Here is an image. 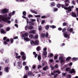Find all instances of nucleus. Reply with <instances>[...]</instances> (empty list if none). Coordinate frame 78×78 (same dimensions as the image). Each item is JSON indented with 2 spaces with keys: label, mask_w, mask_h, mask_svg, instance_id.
<instances>
[{
  "label": "nucleus",
  "mask_w": 78,
  "mask_h": 78,
  "mask_svg": "<svg viewBox=\"0 0 78 78\" xmlns=\"http://www.w3.org/2000/svg\"><path fill=\"white\" fill-rule=\"evenodd\" d=\"M61 6L62 8H64V9L66 10V12H67V13H69V12L72 11V9H73V8H74V6H72L71 7L69 6L68 7H66L64 5H62Z\"/></svg>",
  "instance_id": "obj_1"
},
{
  "label": "nucleus",
  "mask_w": 78,
  "mask_h": 78,
  "mask_svg": "<svg viewBox=\"0 0 78 78\" xmlns=\"http://www.w3.org/2000/svg\"><path fill=\"white\" fill-rule=\"evenodd\" d=\"M11 19V18L9 17H8L7 18L5 19V18L3 17V16L2 15H0V22L1 20H5L7 23H11V21L9 20Z\"/></svg>",
  "instance_id": "obj_2"
},
{
  "label": "nucleus",
  "mask_w": 78,
  "mask_h": 78,
  "mask_svg": "<svg viewBox=\"0 0 78 78\" xmlns=\"http://www.w3.org/2000/svg\"><path fill=\"white\" fill-rule=\"evenodd\" d=\"M20 55L23 56H22V58L23 60H25L26 59V57L25 56L26 55L25 53L23 52H21Z\"/></svg>",
  "instance_id": "obj_3"
},
{
  "label": "nucleus",
  "mask_w": 78,
  "mask_h": 78,
  "mask_svg": "<svg viewBox=\"0 0 78 78\" xmlns=\"http://www.w3.org/2000/svg\"><path fill=\"white\" fill-rule=\"evenodd\" d=\"M7 12H8V10L6 9H4L1 11V13L2 14H5V13H6Z\"/></svg>",
  "instance_id": "obj_4"
},
{
  "label": "nucleus",
  "mask_w": 78,
  "mask_h": 78,
  "mask_svg": "<svg viewBox=\"0 0 78 78\" xmlns=\"http://www.w3.org/2000/svg\"><path fill=\"white\" fill-rule=\"evenodd\" d=\"M65 6H69V5L68 3H69V0H65Z\"/></svg>",
  "instance_id": "obj_5"
},
{
  "label": "nucleus",
  "mask_w": 78,
  "mask_h": 78,
  "mask_svg": "<svg viewBox=\"0 0 78 78\" xmlns=\"http://www.w3.org/2000/svg\"><path fill=\"white\" fill-rule=\"evenodd\" d=\"M27 28H28L29 30H32V29H33V27L32 26L28 27V25H27L25 27V30H27Z\"/></svg>",
  "instance_id": "obj_6"
},
{
  "label": "nucleus",
  "mask_w": 78,
  "mask_h": 78,
  "mask_svg": "<svg viewBox=\"0 0 78 78\" xmlns=\"http://www.w3.org/2000/svg\"><path fill=\"white\" fill-rule=\"evenodd\" d=\"M35 45H38L39 44V41L38 40H36L35 41Z\"/></svg>",
  "instance_id": "obj_7"
},
{
  "label": "nucleus",
  "mask_w": 78,
  "mask_h": 78,
  "mask_svg": "<svg viewBox=\"0 0 78 78\" xmlns=\"http://www.w3.org/2000/svg\"><path fill=\"white\" fill-rule=\"evenodd\" d=\"M64 35L66 38H67L69 36V34H67V32H65V33H64Z\"/></svg>",
  "instance_id": "obj_8"
},
{
  "label": "nucleus",
  "mask_w": 78,
  "mask_h": 78,
  "mask_svg": "<svg viewBox=\"0 0 78 78\" xmlns=\"http://www.w3.org/2000/svg\"><path fill=\"white\" fill-rule=\"evenodd\" d=\"M59 60L61 61V62H64V60H63V57H59Z\"/></svg>",
  "instance_id": "obj_9"
},
{
  "label": "nucleus",
  "mask_w": 78,
  "mask_h": 78,
  "mask_svg": "<svg viewBox=\"0 0 78 78\" xmlns=\"http://www.w3.org/2000/svg\"><path fill=\"white\" fill-rule=\"evenodd\" d=\"M71 16L72 17H77L76 15L74 12H72L71 13Z\"/></svg>",
  "instance_id": "obj_10"
},
{
  "label": "nucleus",
  "mask_w": 78,
  "mask_h": 78,
  "mask_svg": "<svg viewBox=\"0 0 78 78\" xmlns=\"http://www.w3.org/2000/svg\"><path fill=\"white\" fill-rule=\"evenodd\" d=\"M36 33V31H35V30H30V32H29V33L30 34H34V33Z\"/></svg>",
  "instance_id": "obj_11"
},
{
  "label": "nucleus",
  "mask_w": 78,
  "mask_h": 78,
  "mask_svg": "<svg viewBox=\"0 0 78 78\" xmlns=\"http://www.w3.org/2000/svg\"><path fill=\"white\" fill-rule=\"evenodd\" d=\"M75 70L73 69H72L71 70L69 71V73H75Z\"/></svg>",
  "instance_id": "obj_12"
},
{
  "label": "nucleus",
  "mask_w": 78,
  "mask_h": 78,
  "mask_svg": "<svg viewBox=\"0 0 78 78\" xmlns=\"http://www.w3.org/2000/svg\"><path fill=\"white\" fill-rule=\"evenodd\" d=\"M22 37H27V36H28V33L26 32L24 34V35H22Z\"/></svg>",
  "instance_id": "obj_13"
},
{
  "label": "nucleus",
  "mask_w": 78,
  "mask_h": 78,
  "mask_svg": "<svg viewBox=\"0 0 78 78\" xmlns=\"http://www.w3.org/2000/svg\"><path fill=\"white\" fill-rule=\"evenodd\" d=\"M7 42H9V39L8 38L4 42V44H5V45H7V44H8L7 43Z\"/></svg>",
  "instance_id": "obj_14"
},
{
  "label": "nucleus",
  "mask_w": 78,
  "mask_h": 78,
  "mask_svg": "<svg viewBox=\"0 0 78 78\" xmlns=\"http://www.w3.org/2000/svg\"><path fill=\"white\" fill-rule=\"evenodd\" d=\"M30 11L31 12H32V13H34V14H37V12L35 11L33 9H31Z\"/></svg>",
  "instance_id": "obj_15"
},
{
  "label": "nucleus",
  "mask_w": 78,
  "mask_h": 78,
  "mask_svg": "<svg viewBox=\"0 0 78 78\" xmlns=\"http://www.w3.org/2000/svg\"><path fill=\"white\" fill-rule=\"evenodd\" d=\"M4 70L5 72H8V71L9 70V67H6L4 69Z\"/></svg>",
  "instance_id": "obj_16"
},
{
  "label": "nucleus",
  "mask_w": 78,
  "mask_h": 78,
  "mask_svg": "<svg viewBox=\"0 0 78 78\" xmlns=\"http://www.w3.org/2000/svg\"><path fill=\"white\" fill-rule=\"evenodd\" d=\"M48 66H45V67H43V70L44 71H46V70H48Z\"/></svg>",
  "instance_id": "obj_17"
},
{
  "label": "nucleus",
  "mask_w": 78,
  "mask_h": 78,
  "mask_svg": "<svg viewBox=\"0 0 78 78\" xmlns=\"http://www.w3.org/2000/svg\"><path fill=\"white\" fill-rule=\"evenodd\" d=\"M29 37L30 39H33L34 38V35L32 34H30L29 36Z\"/></svg>",
  "instance_id": "obj_18"
},
{
  "label": "nucleus",
  "mask_w": 78,
  "mask_h": 78,
  "mask_svg": "<svg viewBox=\"0 0 78 78\" xmlns=\"http://www.w3.org/2000/svg\"><path fill=\"white\" fill-rule=\"evenodd\" d=\"M50 27V26L49 25H47L46 26H45V29L46 30H48L49 29V28Z\"/></svg>",
  "instance_id": "obj_19"
},
{
  "label": "nucleus",
  "mask_w": 78,
  "mask_h": 78,
  "mask_svg": "<svg viewBox=\"0 0 78 78\" xmlns=\"http://www.w3.org/2000/svg\"><path fill=\"white\" fill-rule=\"evenodd\" d=\"M41 36L42 38H44L45 36V34L44 33H42L41 34Z\"/></svg>",
  "instance_id": "obj_20"
},
{
  "label": "nucleus",
  "mask_w": 78,
  "mask_h": 78,
  "mask_svg": "<svg viewBox=\"0 0 78 78\" xmlns=\"http://www.w3.org/2000/svg\"><path fill=\"white\" fill-rule=\"evenodd\" d=\"M24 39L25 41H30V39L27 37H24Z\"/></svg>",
  "instance_id": "obj_21"
},
{
  "label": "nucleus",
  "mask_w": 78,
  "mask_h": 78,
  "mask_svg": "<svg viewBox=\"0 0 78 78\" xmlns=\"http://www.w3.org/2000/svg\"><path fill=\"white\" fill-rule=\"evenodd\" d=\"M42 54L43 55H44V56H46V55H47V52L46 51H43Z\"/></svg>",
  "instance_id": "obj_22"
},
{
  "label": "nucleus",
  "mask_w": 78,
  "mask_h": 78,
  "mask_svg": "<svg viewBox=\"0 0 78 78\" xmlns=\"http://www.w3.org/2000/svg\"><path fill=\"white\" fill-rule=\"evenodd\" d=\"M71 70V69H70V68H66V71H67V72H69V73H70V71Z\"/></svg>",
  "instance_id": "obj_23"
},
{
  "label": "nucleus",
  "mask_w": 78,
  "mask_h": 78,
  "mask_svg": "<svg viewBox=\"0 0 78 78\" xmlns=\"http://www.w3.org/2000/svg\"><path fill=\"white\" fill-rule=\"evenodd\" d=\"M1 33H3V34H5L6 33V31L4 30H1Z\"/></svg>",
  "instance_id": "obj_24"
},
{
  "label": "nucleus",
  "mask_w": 78,
  "mask_h": 78,
  "mask_svg": "<svg viewBox=\"0 0 78 78\" xmlns=\"http://www.w3.org/2000/svg\"><path fill=\"white\" fill-rule=\"evenodd\" d=\"M33 54L34 55H35V58H37V54H36V52H33Z\"/></svg>",
  "instance_id": "obj_25"
},
{
  "label": "nucleus",
  "mask_w": 78,
  "mask_h": 78,
  "mask_svg": "<svg viewBox=\"0 0 78 78\" xmlns=\"http://www.w3.org/2000/svg\"><path fill=\"white\" fill-rule=\"evenodd\" d=\"M18 68L19 69H21V67H22V66H21V65L19 62L18 63Z\"/></svg>",
  "instance_id": "obj_26"
},
{
  "label": "nucleus",
  "mask_w": 78,
  "mask_h": 78,
  "mask_svg": "<svg viewBox=\"0 0 78 78\" xmlns=\"http://www.w3.org/2000/svg\"><path fill=\"white\" fill-rule=\"evenodd\" d=\"M61 6V5L60 4H57V8H59Z\"/></svg>",
  "instance_id": "obj_27"
},
{
  "label": "nucleus",
  "mask_w": 78,
  "mask_h": 78,
  "mask_svg": "<svg viewBox=\"0 0 78 78\" xmlns=\"http://www.w3.org/2000/svg\"><path fill=\"white\" fill-rule=\"evenodd\" d=\"M39 30L40 31H41L42 30V26H40L38 27Z\"/></svg>",
  "instance_id": "obj_28"
},
{
  "label": "nucleus",
  "mask_w": 78,
  "mask_h": 78,
  "mask_svg": "<svg viewBox=\"0 0 78 78\" xmlns=\"http://www.w3.org/2000/svg\"><path fill=\"white\" fill-rule=\"evenodd\" d=\"M41 48V47L39 46H38L37 48H36V50L37 51H39L40 50V48Z\"/></svg>",
  "instance_id": "obj_29"
},
{
  "label": "nucleus",
  "mask_w": 78,
  "mask_h": 78,
  "mask_svg": "<svg viewBox=\"0 0 78 78\" xmlns=\"http://www.w3.org/2000/svg\"><path fill=\"white\" fill-rule=\"evenodd\" d=\"M70 59H71V57H68L66 59V61H69L70 60Z\"/></svg>",
  "instance_id": "obj_30"
},
{
  "label": "nucleus",
  "mask_w": 78,
  "mask_h": 78,
  "mask_svg": "<svg viewBox=\"0 0 78 78\" xmlns=\"http://www.w3.org/2000/svg\"><path fill=\"white\" fill-rule=\"evenodd\" d=\"M32 74H33V73L31 71L29 72L28 73V75H32Z\"/></svg>",
  "instance_id": "obj_31"
},
{
  "label": "nucleus",
  "mask_w": 78,
  "mask_h": 78,
  "mask_svg": "<svg viewBox=\"0 0 78 78\" xmlns=\"http://www.w3.org/2000/svg\"><path fill=\"white\" fill-rule=\"evenodd\" d=\"M23 14L24 16H26V14H27V12H26L24 11L23 12Z\"/></svg>",
  "instance_id": "obj_32"
},
{
  "label": "nucleus",
  "mask_w": 78,
  "mask_h": 78,
  "mask_svg": "<svg viewBox=\"0 0 78 78\" xmlns=\"http://www.w3.org/2000/svg\"><path fill=\"white\" fill-rule=\"evenodd\" d=\"M48 36H49V35H48V32L46 33L45 35V37H48Z\"/></svg>",
  "instance_id": "obj_33"
},
{
  "label": "nucleus",
  "mask_w": 78,
  "mask_h": 78,
  "mask_svg": "<svg viewBox=\"0 0 78 78\" xmlns=\"http://www.w3.org/2000/svg\"><path fill=\"white\" fill-rule=\"evenodd\" d=\"M68 31H70V32H72L73 31V28H71L69 30H67Z\"/></svg>",
  "instance_id": "obj_34"
},
{
  "label": "nucleus",
  "mask_w": 78,
  "mask_h": 78,
  "mask_svg": "<svg viewBox=\"0 0 78 78\" xmlns=\"http://www.w3.org/2000/svg\"><path fill=\"white\" fill-rule=\"evenodd\" d=\"M25 70H28L29 69V68H28V66H26L25 67Z\"/></svg>",
  "instance_id": "obj_35"
},
{
  "label": "nucleus",
  "mask_w": 78,
  "mask_h": 78,
  "mask_svg": "<svg viewBox=\"0 0 78 78\" xmlns=\"http://www.w3.org/2000/svg\"><path fill=\"white\" fill-rule=\"evenodd\" d=\"M30 44H34L35 41H34L33 40L30 41Z\"/></svg>",
  "instance_id": "obj_36"
},
{
  "label": "nucleus",
  "mask_w": 78,
  "mask_h": 78,
  "mask_svg": "<svg viewBox=\"0 0 78 78\" xmlns=\"http://www.w3.org/2000/svg\"><path fill=\"white\" fill-rule=\"evenodd\" d=\"M50 28H55L56 27V26L54 25L50 26Z\"/></svg>",
  "instance_id": "obj_37"
},
{
  "label": "nucleus",
  "mask_w": 78,
  "mask_h": 78,
  "mask_svg": "<svg viewBox=\"0 0 78 78\" xmlns=\"http://www.w3.org/2000/svg\"><path fill=\"white\" fill-rule=\"evenodd\" d=\"M51 6H54L55 5V3L54 2H52L51 3Z\"/></svg>",
  "instance_id": "obj_38"
},
{
  "label": "nucleus",
  "mask_w": 78,
  "mask_h": 78,
  "mask_svg": "<svg viewBox=\"0 0 78 78\" xmlns=\"http://www.w3.org/2000/svg\"><path fill=\"white\" fill-rule=\"evenodd\" d=\"M38 59L39 61H40V60H41V55H38Z\"/></svg>",
  "instance_id": "obj_39"
},
{
  "label": "nucleus",
  "mask_w": 78,
  "mask_h": 78,
  "mask_svg": "<svg viewBox=\"0 0 78 78\" xmlns=\"http://www.w3.org/2000/svg\"><path fill=\"white\" fill-rule=\"evenodd\" d=\"M23 64L24 66H26L27 65V63L25 62H23Z\"/></svg>",
  "instance_id": "obj_40"
},
{
  "label": "nucleus",
  "mask_w": 78,
  "mask_h": 78,
  "mask_svg": "<svg viewBox=\"0 0 78 78\" xmlns=\"http://www.w3.org/2000/svg\"><path fill=\"white\" fill-rule=\"evenodd\" d=\"M41 18L42 19H45V18H47V16H41Z\"/></svg>",
  "instance_id": "obj_41"
},
{
  "label": "nucleus",
  "mask_w": 78,
  "mask_h": 78,
  "mask_svg": "<svg viewBox=\"0 0 78 78\" xmlns=\"http://www.w3.org/2000/svg\"><path fill=\"white\" fill-rule=\"evenodd\" d=\"M6 30L7 31H9V30H10V27H7L6 29Z\"/></svg>",
  "instance_id": "obj_42"
},
{
  "label": "nucleus",
  "mask_w": 78,
  "mask_h": 78,
  "mask_svg": "<svg viewBox=\"0 0 78 78\" xmlns=\"http://www.w3.org/2000/svg\"><path fill=\"white\" fill-rule=\"evenodd\" d=\"M58 55H56L54 57V58L55 59H58Z\"/></svg>",
  "instance_id": "obj_43"
},
{
  "label": "nucleus",
  "mask_w": 78,
  "mask_h": 78,
  "mask_svg": "<svg viewBox=\"0 0 78 78\" xmlns=\"http://www.w3.org/2000/svg\"><path fill=\"white\" fill-rule=\"evenodd\" d=\"M72 76L70 75H68L66 76V78H71Z\"/></svg>",
  "instance_id": "obj_44"
},
{
  "label": "nucleus",
  "mask_w": 78,
  "mask_h": 78,
  "mask_svg": "<svg viewBox=\"0 0 78 78\" xmlns=\"http://www.w3.org/2000/svg\"><path fill=\"white\" fill-rule=\"evenodd\" d=\"M30 21H32V22H35L36 19H31L30 20Z\"/></svg>",
  "instance_id": "obj_45"
},
{
  "label": "nucleus",
  "mask_w": 78,
  "mask_h": 78,
  "mask_svg": "<svg viewBox=\"0 0 78 78\" xmlns=\"http://www.w3.org/2000/svg\"><path fill=\"white\" fill-rule=\"evenodd\" d=\"M33 16V15L30 14L28 15V17H29V18H30V17H32Z\"/></svg>",
  "instance_id": "obj_46"
},
{
  "label": "nucleus",
  "mask_w": 78,
  "mask_h": 78,
  "mask_svg": "<svg viewBox=\"0 0 78 78\" xmlns=\"http://www.w3.org/2000/svg\"><path fill=\"white\" fill-rule=\"evenodd\" d=\"M10 41L11 43H13V42L14 41V40L13 39L11 38L10 39Z\"/></svg>",
  "instance_id": "obj_47"
},
{
  "label": "nucleus",
  "mask_w": 78,
  "mask_h": 78,
  "mask_svg": "<svg viewBox=\"0 0 78 78\" xmlns=\"http://www.w3.org/2000/svg\"><path fill=\"white\" fill-rule=\"evenodd\" d=\"M66 25H67V23L65 22L63 23V26H66Z\"/></svg>",
  "instance_id": "obj_48"
},
{
  "label": "nucleus",
  "mask_w": 78,
  "mask_h": 78,
  "mask_svg": "<svg viewBox=\"0 0 78 78\" xmlns=\"http://www.w3.org/2000/svg\"><path fill=\"white\" fill-rule=\"evenodd\" d=\"M47 48H44L43 49V51H47Z\"/></svg>",
  "instance_id": "obj_49"
},
{
  "label": "nucleus",
  "mask_w": 78,
  "mask_h": 78,
  "mask_svg": "<svg viewBox=\"0 0 78 78\" xmlns=\"http://www.w3.org/2000/svg\"><path fill=\"white\" fill-rule=\"evenodd\" d=\"M37 38H38V35H37L35 36L34 39H37Z\"/></svg>",
  "instance_id": "obj_50"
},
{
  "label": "nucleus",
  "mask_w": 78,
  "mask_h": 78,
  "mask_svg": "<svg viewBox=\"0 0 78 78\" xmlns=\"http://www.w3.org/2000/svg\"><path fill=\"white\" fill-rule=\"evenodd\" d=\"M35 17H41V15H35Z\"/></svg>",
  "instance_id": "obj_51"
},
{
  "label": "nucleus",
  "mask_w": 78,
  "mask_h": 78,
  "mask_svg": "<svg viewBox=\"0 0 78 78\" xmlns=\"http://www.w3.org/2000/svg\"><path fill=\"white\" fill-rule=\"evenodd\" d=\"M58 74H56L54 76V78H57V76H58Z\"/></svg>",
  "instance_id": "obj_52"
},
{
  "label": "nucleus",
  "mask_w": 78,
  "mask_h": 78,
  "mask_svg": "<svg viewBox=\"0 0 78 78\" xmlns=\"http://www.w3.org/2000/svg\"><path fill=\"white\" fill-rule=\"evenodd\" d=\"M65 31H66V29L64 28L62 30V32H64Z\"/></svg>",
  "instance_id": "obj_53"
},
{
  "label": "nucleus",
  "mask_w": 78,
  "mask_h": 78,
  "mask_svg": "<svg viewBox=\"0 0 78 78\" xmlns=\"http://www.w3.org/2000/svg\"><path fill=\"white\" fill-rule=\"evenodd\" d=\"M55 68H56V69L58 68V64H56L55 65Z\"/></svg>",
  "instance_id": "obj_54"
},
{
  "label": "nucleus",
  "mask_w": 78,
  "mask_h": 78,
  "mask_svg": "<svg viewBox=\"0 0 78 78\" xmlns=\"http://www.w3.org/2000/svg\"><path fill=\"white\" fill-rule=\"evenodd\" d=\"M58 10V9L57 8H55L54 9V11H57Z\"/></svg>",
  "instance_id": "obj_55"
},
{
  "label": "nucleus",
  "mask_w": 78,
  "mask_h": 78,
  "mask_svg": "<svg viewBox=\"0 0 78 78\" xmlns=\"http://www.w3.org/2000/svg\"><path fill=\"white\" fill-rule=\"evenodd\" d=\"M73 60H75V61H77V60H78V58L74 57L73 58Z\"/></svg>",
  "instance_id": "obj_56"
},
{
  "label": "nucleus",
  "mask_w": 78,
  "mask_h": 78,
  "mask_svg": "<svg viewBox=\"0 0 78 78\" xmlns=\"http://www.w3.org/2000/svg\"><path fill=\"white\" fill-rule=\"evenodd\" d=\"M21 57V56H20V55H19L18 56L16 57L15 58H20Z\"/></svg>",
  "instance_id": "obj_57"
},
{
  "label": "nucleus",
  "mask_w": 78,
  "mask_h": 78,
  "mask_svg": "<svg viewBox=\"0 0 78 78\" xmlns=\"http://www.w3.org/2000/svg\"><path fill=\"white\" fill-rule=\"evenodd\" d=\"M26 20H27V23H30V21H29V20L28 19V18H26Z\"/></svg>",
  "instance_id": "obj_58"
},
{
  "label": "nucleus",
  "mask_w": 78,
  "mask_h": 78,
  "mask_svg": "<svg viewBox=\"0 0 78 78\" xmlns=\"http://www.w3.org/2000/svg\"><path fill=\"white\" fill-rule=\"evenodd\" d=\"M42 67V66H40V65H38L37 66V68L38 69H40V68H41Z\"/></svg>",
  "instance_id": "obj_59"
},
{
  "label": "nucleus",
  "mask_w": 78,
  "mask_h": 78,
  "mask_svg": "<svg viewBox=\"0 0 78 78\" xmlns=\"http://www.w3.org/2000/svg\"><path fill=\"white\" fill-rule=\"evenodd\" d=\"M72 3L74 4V5L75 4V1H72Z\"/></svg>",
  "instance_id": "obj_60"
},
{
  "label": "nucleus",
  "mask_w": 78,
  "mask_h": 78,
  "mask_svg": "<svg viewBox=\"0 0 78 78\" xmlns=\"http://www.w3.org/2000/svg\"><path fill=\"white\" fill-rule=\"evenodd\" d=\"M45 23V20H43L41 22V24H44Z\"/></svg>",
  "instance_id": "obj_61"
},
{
  "label": "nucleus",
  "mask_w": 78,
  "mask_h": 78,
  "mask_svg": "<svg viewBox=\"0 0 78 78\" xmlns=\"http://www.w3.org/2000/svg\"><path fill=\"white\" fill-rule=\"evenodd\" d=\"M58 30H59V31H61V30H62V28L61 27H59V28H58Z\"/></svg>",
  "instance_id": "obj_62"
},
{
  "label": "nucleus",
  "mask_w": 78,
  "mask_h": 78,
  "mask_svg": "<svg viewBox=\"0 0 78 78\" xmlns=\"http://www.w3.org/2000/svg\"><path fill=\"white\" fill-rule=\"evenodd\" d=\"M23 78H27V75H25L23 77Z\"/></svg>",
  "instance_id": "obj_63"
},
{
  "label": "nucleus",
  "mask_w": 78,
  "mask_h": 78,
  "mask_svg": "<svg viewBox=\"0 0 78 78\" xmlns=\"http://www.w3.org/2000/svg\"><path fill=\"white\" fill-rule=\"evenodd\" d=\"M15 11H13L12 12V15H14V14H15Z\"/></svg>",
  "instance_id": "obj_64"
}]
</instances>
